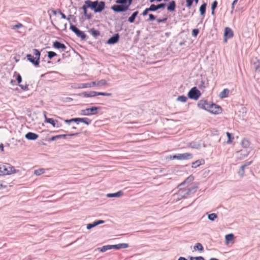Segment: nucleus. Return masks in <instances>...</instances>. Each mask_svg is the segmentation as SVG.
<instances>
[{
  "label": "nucleus",
  "instance_id": "obj_1",
  "mask_svg": "<svg viewBox=\"0 0 260 260\" xmlns=\"http://www.w3.org/2000/svg\"><path fill=\"white\" fill-rule=\"evenodd\" d=\"M87 6L89 8L93 10L95 13H99L102 12L105 8V3L103 1H95L92 2L90 0H87Z\"/></svg>",
  "mask_w": 260,
  "mask_h": 260
},
{
  "label": "nucleus",
  "instance_id": "obj_2",
  "mask_svg": "<svg viewBox=\"0 0 260 260\" xmlns=\"http://www.w3.org/2000/svg\"><path fill=\"white\" fill-rule=\"evenodd\" d=\"M18 172L14 167L10 164L0 165V176L1 175H9Z\"/></svg>",
  "mask_w": 260,
  "mask_h": 260
},
{
  "label": "nucleus",
  "instance_id": "obj_3",
  "mask_svg": "<svg viewBox=\"0 0 260 260\" xmlns=\"http://www.w3.org/2000/svg\"><path fill=\"white\" fill-rule=\"evenodd\" d=\"M33 53L35 57L31 54H27L26 58L28 60L31 62L35 66H38L40 62V52L36 49H33Z\"/></svg>",
  "mask_w": 260,
  "mask_h": 260
},
{
  "label": "nucleus",
  "instance_id": "obj_4",
  "mask_svg": "<svg viewBox=\"0 0 260 260\" xmlns=\"http://www.w3.org/2000/svg\"><path fill=\"white\" fill-rule=\"evenodd\" d=\"M100 107H91L89 108H87L80 111V115L81 116H90L95 115L98 113V110L101 109Z\"/></svg>",
  "mask_w": 260,
  "mask_h": 260
},
{
  "label": "nucleus",
  "instance_id": "obj_5",
  "mask_svg": "<svg viewBox=\"0 0 260 260\" xmlns=\"http://www.w3.org/2000/svg\"><path fill=\"white\" fill-rule=\"evenodd\" d=\"M192 158V155L189 153L177 154L173 156L170 155L169 157L170 159H177L179 160H187L191 159Z\"/></svg>",
  "mask_w": 260,
  "mask_h": 260
},
{
  "label": "nucleus",
  "instance_id": "obj_6",
  "mask_svg": "<svg viewBox=\"0 0 260 260\" xmlns=\"http://www.w3.org/2000/svg\"><path fill=\"white\" fill-rule=\"evenodd\" d=\"M201 93L200 90H199L196 87L192 88L188 93V97L194 100L199 99L201 96Z\"/></svg>",
  "mask_w": 260,
  "mask_h": 260
},
{
  "label": "nucleus",
  "instance_id": "obj_7",
  "mask_svg": "<svg viewBox=\"0 0 260 260\" xmlns=\"http://www.w3.org/2000/svg\"><path fill=\"white\" fill-rule=\"evenodd\" d=\"M70 29L77 35V37L80 38L82 40H85L86 39V35L83 31H81L77 28L75 25H71Z\"/></svg>",
  "mask_w": 260,
  "mask_h": 260
},
{
  "label": "nucleus",
  "instance_id": "obj_8",
  "mask_svg": "<svg viewBox=\"0 0 260 260\" xmlns=\"http://www.w3.org/2000/svg\"><path fill=\"white\" fill-rule=\"evenodd\" d=\"M251 150V148H249V150H241L237 151L236 153L237 158L242 159L247 157Z\"/></svg>",
  "mask_w": 260,
  "mask_h": 260
},
{
  "label": "nucleus",
  "instance_id": "obj_9",
  "mask_svg": "<svg viewBox=\"0 0 260 260\" xmlns=\"http://www.w3.org/2000/svg\"><path fill=\"white\" fill-rule=\"evenodd\" d=\"M221 108L214 104H210L209 105V109L207 110L208 111L213 113V114H218L221 112Z\"/></svg>",
  "mask_w": 260,
  "mask_h": 260
},
{
  "label": "nucleus",
  "instance_id": "obj_10",
  "mask_svg": "<svg viewBox=\"0 0 260 260\" xmlns=\"http://www.w3.org/2000/svg\"><path fill=\"white\" fill-rule=\"evenodd\" d=\"M128 8L129 6L114 5L111 7V9L116 12H121L126 11Z\"/></svg>",
  "mask_w": 260,
  "mask_h": 260
},
{
  "label": "nucleus",
  "instance_id": "obj_11",
  "mask_svg": "<svg viewBox=\"0 0 260 260\" xmlns=\"http://www.w3.org/2000/svg\"><path fill=\"white\" fill-rule=\"evenodd\" d=\"M197 191V187L195 186H193L190 188H188L186 191L183 192L182 191L180 192V196L182 198H184L186 196L189 195L191 193H194Z\"/></svg>",
  "mask_w": 260,
  "mask_h": 260
},
{
  "label": "nucleus",
  "instance_id": "obj_12",
  "mask_svg": "<svg viewBox=\"0 0 260 260\" xmlns=\"http://www.w3.org/2000/svg\"><path fill=\"white\" fill-rule=\"evenodd\" d=\"M210 103L206 101L201 100L198 104V106L201 109L207 110L209 109Z\"/></svg>",
  "mask_w": 260,
  "mask_h": 260
},
{
  "label": "nucleus",
  "instance_id": "obj_13",
  "mask_svg": "<svg viewBox=\"0 0 260 260\" xmlns=\"http://www.w3.org/2000/svg\"><path fill=\"white\" fill-rule=\"evenodd\" d=\"M53 46L56 49H60L61 51H65L67 48L63 44L58 41L54 42Z\"/></svg>",
  "mask_w": 260,
  "mask_h": 260
},
{
  "label": "nucleus",
  "instance_id": "obj_14",
  "mask_svg": "<svg viewBox=\"0 0 260 260\" xmlns=\"http://www.w3.org/2000/svg\"><path fill=\"white\" fill-rule=\"evenodd\" d=\"M104 222H105V221L104 220H99L93 222L92 223L87 224L86 225V228L87 230H90L91 229H92L99 224H103Z\"/></svg>",
  "mask_w": 260,
  "mask_h": 260
},
{
  "label": "nucleus",
  "instance_id": "obj_15",
  "mask_svg": "<svg viewBox=\"0 0 260 260\" xmlns=\"http://www.w3.org/2000/svg\"><path fill=\"white\" fill-rule=\"evenodd\" d=\"M86 3H87V0L85 1L84 5H83V6L82 7L81 9L83 10V13H84V15L85 16V17L87 19H90L91 18V15L88 14L87 13V8H89V7L87 6V5L86 4Z\"/></svg>",
  "mask_w": 260,
  "mask_h": 260
},
{
  "label": "nucleus",
  "instance_id": "obj_16",
  "mask_svg": "<svg viewBox=\"0 0 260 260\" xmlns=\"http://www.w3.org/2000/svg\"><path fill=\"white\" fill-rule=\"evenodd\" d=\"M119 35L118 34H115L113 37H111L108 41L107 44H114L117 43L119 40Z\"/></svg>",
  "mask_w": 260,
  "mask_h": 260
},
{
  "label": "nucleus",
  "instance_id": "obj_17",
  "mask_svg": "<svg viewBox=\"0 0 260 260\" xmlns=\"http://www.w3.org/2000/svg\"><path fill=\"white\" fill-rule=\"evenodd\" d=\"M83 122L85 124L88 125L90 124L91 120L87 118H76V122L77 123L79 122Z\"/></svg>",
  "mask_w": 260,
  "mask_h": 260
},
{
  "label": "nucleus",
  "instance_id": "obj_18",
  "mask_svg": "<svg viewBox=\"0 0 260 260\" xmlns=\"http://www.w3.org/2000/svg\"><path fill=\"white\" fill-rule=\"evenodd\" d=\"M111 247V249H120L122 248H126L128 247V245L126 243H120L116 245H110Z\"/></svg>",
  "mask_w": 260,
  "mask_h": 260
},
{
  "label": "nucleus",
  "instance_id": "obj_19",
  "mask_svg": "<svg viewBox=\"0 0 260 260\" xmlns=\"http://www.w3.org/2000/svg\"><path fill=\"white\" fill-rule=\"evenodd\" d=\"M194 179V177L190 175L188 177H187L185 180L182 183H181V184H180L178 186V187L179 188V189H181L182 188V186L183 185H184V184H189L190 183H191Z\"/></svg>",
  "mask_w": 260,
  "mask_h": 260
},
{
  "label": "nucleus",
  "instance_id": "obj_20",
  "mask_svg": "<svg viewBox=\"0 0 260 260\" xmlns=\"http://www.w3.org/2000/svg\"><path fill=\"white\" fill-rule=\"evenodd\" d=\"M38 137L37 134L31 132H29L25 135V138L30 140H35L38 139Z\"/></svg>",
  "mask_w": 260,
  "mask_h": 260
},
{
  "label": "nucleus",
  "instance_id": "obj_21",
  "mask_svg": "<svg viewBox=\"0 0 260 260\" xmlns=\"http://www.w3.org/2000/svg\"><path fill=\"white\" fill-rule=\"evenodd\" d=\"M123 194V191L120 190L116 193H108L107 197L108 198H119Z\"/></svg>",
  "mask_w": 260,
  "mask_h": 260
},
{
  "label": "nucleus",
  "instance_id": "obj_22",
  "mask_svg": "<svg viewBox=\"0 0 260 260\" xmlns=\"http://www.w3.org/2000/svg\"><path fill=\"white\" fill-rule=\"evenodd\" d=\"M44 117L45 118L46 122L50 123L53 127H58V126L56 125V123H58V121L57 120H54L52 118H47L45 114L44 115Z\"/></svg>",
  "mask_w": 260,
  "mask_h": 260
},
{
  "label": "nucleus",
  "instance_id": "obj_23",
  "mask_svg": "<svg viewBox=\"0 0 260 260\" xmlns=\"http://www.w3.org/2000/svg\"><path fill=\"white\" fill-rule=\"evenodd\" d=\"M241 145L243 147L246 148V150H249V148H251L249 146L250 145V141L246 139H243L241 142Z\"/></svg>",
  "mask_w": 260,
  "mask_h": 260
},
{
  "label": "nucleus",
  "instance_id": "obj_24",
  "mask_svg": "<svg viewBox=\"0 0 260 260\" xmlns=\"http://www.w3.org/2000/svg\"><path fill=\"white\" fill-rule=\"evenodd\" d=\"M224 36L231 38L233 36V32L232 30L229 27H225L224 29Z\"/></svg>",
  "mask_w": 260,
  "mask_h": 260
},
{
  "label": "nucleus",
  "instance_id": "obj_25",
  "mask_svg": "<svg viewBox=\"0 0 260 260\" xmlns=\"http://www.w3.org/2000/svg\"><path fill=\"white\" fill-rule=\"evenodd\" d=\"M229 93V90L227 88L224 89L220 93L219 97L221 99L226 98L228 96Z\"/></svg>",
  "mask_w": 260,
  "mask_h": 260
},
{
  "label": "nucleus",
  "instance_id": "obj_26",
  "mask_svg": "<svg viewBox=\"0 0 260 260\" xmlns=\"http://www.w3.org/2000/svg\"><path fill=\"white\" fill-rule=\"evenodd\" d=\"M176 4L174 1H171L167 7V10L169 11L172 12L175 10Z\"/></svg>",
  "mask_w": 260,
  "mask_h": 260
},
{
  "label": "nucleus",
  "instance_id": "obj_27",
  "mask_svg": "<svg viewBox=\"0 0 260 260\" xmlns=\"http://www.w3.org/2000/svg\"><path fill=\"white\" fill-rule=\"evenodd\" d=\"M96 91H90L89 92H84L81 94L84 97H94L95 96Z\"/></svg>",
  "mask_w": 260,
  "mask_h": 260
},
{
  "label": "nucleus",
  "instance_id": "obj_28",
  "mask_svg": "<svg viewBox=\"0 0 260 260\" xmlns=\"http://www.w3.org/2000/svg\"><path fill=\"white\" fill-rule=\"evenodd\" d=\"M204 163V160H203V159L198 160L192 163V167L196 168Z\"/></svg>",
  "mask_w": 260,
  "mask_h": 260
},
{
  "label": "nucleus",
  "instance_id": "obj_29",
  "mask_svg": "<svg viewBox=\"0 0 260 260\" xmlns=\"http://www.w3.org/2000/svg\"><path fill=\"white\" fill-rule=\"evenodd\" d=\"M206 6H207L206 3H204L200 6V14L201 15H203V16L204 15V14L206 12Z\"/></svg>",
  "mask_w": 260,
  "mask_h": 260
},
{
  "label": "nucleus",
  "instance_id": "obj_30",
  "mask_svg": "<svg viewBox=\"0 0 260 260\" xmlns=\"http://www.w3.org/2000/svg\"><path fill=\"white\" fill-rule=\"evenodd\" d=\"M138 11H136L132 15L131 17H129L128 18V21L130 22V23H133L135 21V19L136 17V16H137V15L138 14Z\"/></svg>",
  "mask_w": 260,
  "mask_h": 260
},
{
  "label": "nucleus",
  "instance_id": "obj_31",
  "mask_svg": "<svg viewBox=\"0 0 260 260\" xmlns=\"http://www.w3.org/2000/svg\"><path fill=\"white\" fill-rule=\"evenodd\" d=\"M102 252H104L108 250L111 249V247L110 245H105L102 247H99L98 248Z\"/></svg>",
  "mask_w": 260,
  "mask_h": 260
},
{
  "label": "nucleus",
  "instance_id": "obj_32",
  "mask_svg": "<svg viewBox=\"0 0 260 260\" xmlns=\"http://www.w3.org/2000/svg\"><path fill=\"white\" fill-rule=\"evenodd\" d=\"M194 250H198L200 251H202L204 250L203 246L200 243H197L193 247Z\"/></svg>",
  "mask_w": 260,
  "mask_h": 260
},
{
  "label": "nucleus",
  "instance_id": "obj_33",
  "mask_svg": "<svg viewBox=\"0 0 260 260\" xmlns=\"http://www.w3.org/2000/svg\"><path fill=\"white\" fill-rule=\"evenodd\" d=\"M189 146L192 148L199 149L201 147L200 144L196 142H191L189 144Z\"/></svg>",
  "mask_w": 260,
  "mask_h": 260
},
{
  "label": "nucleus",
  "instance_id": "obj_34",
  "mask_svg": "<svg viewBox=\"0 0 260 260\" xmlns=\"http://www.w3.org/2000/svg\"><path fill=\"white\" fill-rule=\"evenodd\" d=\"M77 88H90V85L88 83H82L78 84L76 86Z\"/></svg>",
  "mask_w": 260,
  "mask_h": 260
},
{
  "label": "nucleus",
  "instance_id": "obj_35",
  "mask_svg": "<svg viewBox=\"0 0 260 260\" xmlns=\"http://www.w3.org/2000/svg\"><path fill=\"white\" fill-rule=\"evenodd\" d=\"M89 32L94 37H96L100 35V32L94 28H91L89 30Z\"/></svg>",
  "mask_w": 260,
  "mask_h": 260
},
{
  "label": "nucleus",
  "instance_id": "obj_36",
  "mask_svg": "<svg viewBox=\"0 0 260 260\" xmlns=\"http://www.w3.org/2000/svg\"><path fill=\"white\" fill-rule=\"evenodd\" d=\"M254 68L255 70H257L259 68V62L256 59H254L252 61Z\"/></svg>",
  "mask_w": 260,
  "mask_h": 260
},
{
  "label": "nucleus",
  "instance_id": "obj_37",
  "mask_svg": "<svg viewBox=\"0 0 260 260\" xmlns=\"http://www.w3.org/2000/svg\"><path fill=\"white\" fill-rule=\"evenodd\" d=\"M217 218V215L215 213H211L208 215V218L211 221H214Z\"/></svg>",
  "mask_w": 260,
  "mask_h": 260
},
{
  "label": "nucleus",
  "instance_id": "obj_38",
  "mask_svg": "<svg viewBox=\"0 0 260 260\" xmlns=\"http://www.w3.org/2000/svg\"><path fill=\"white\" fill-rule=\"evenodd\" d=\"M45 170L44 169H39L34 171V174L37 176L43 174Z\"/></svg>",
  "mask_w": 260,
  "mask_h": 260
},
{
  "label": "nucleus",
  "instance_id": "obj_39",
  "mask_svg": "<svg viewBox=\"0 0 260 260\" xmlns=\"http://www.w3.org/2000/svg\"><path fill=\"white\" fill-rule=\"evenodd\" d=\"M107 84V82L105 80L102 79L100 81H96L97 86H103Z\"/></svg>",
  "mask_w": 260,
  "mask_h": 260
},
{
  "label": "nucleus",
  "instance_id": "obj_40",
  "mask_svg": "<svg viewBox=\"0 0 260 260\" xmlns=\"http://www.w3.org/2000/svg\"><path fill=\"white\" fill-rule=\"evenodd\" d=\"M234 235L233 234H230L225 235V239L226 242L231 241L234 239Z\"/></svg>",
  "mask_w": 260,
  "mask_h": 260
},
{
  "label": "nucleus",
  "instance_id": "obj_41",
  "mask_svg": "<svg viewBox=\"0 0 260 260\" xmlns=\"http://www.w3.org/2000/svg\"><path fill=\"white\" fill-rule=\"evenodd\" d=\"M187 98L184 95L179 96L177 98V101H179V102H183V103L187 101Z\"/></svg>",
  "mask_w": 260,
  "mask_h": 260
},
{
  "label": "nucleus",
  "instance_id": "obj_42",
  "mask_svg": "<svg viewBox=\"0 0 260 260\" xmlns=\"http://www.w3.org/2000/svg\"><path fill=\"white\" fill-rule=\"evenodd\" d=\"M244 166H241L239 171H238V175L241 177H243L244 175Z\"/></svg>",
  "mask_w": 260,
  "mask_h": 260
},
{
  "label": "nucleus",
  "instance_id": "obj_43",
  "mask_svg": "<svg viewBox=\"0 0 260 260\" xmlns=\"http://www.w3.org/2000/svg\"><path fill=\"white\" fill-rule=\"evenodd\" d=\"M226 135L228 138V140L227 141L228 144H230L232 143L233 139H234V137L232 136V135L229 132H226Z\"/></svg>",
  "mask_w": 260,
  "mask_h": 260
},
{
  "label": "nucleus",
  "instance_id": "obj_44",
  "mask_svg": "<svg viewBox=\"0 0 260 260\" xmlns=\"http://www.w3.org/2000/svg\"><path fill=\"white\" fill-rule=\"evenodd\" d=\"M112 94L111 93H107V92H96L95 96L96 95H102V96H110Z\"/></svg>",
  "mask_w": 260,
  "mask_h": 260
},
{
  "label": "nucleus",
  "instance_id": "obj_45",
  "mask_svg": "<svg viewBox=\"0 0 260 260\" xmlns=\"http://www.w3.org/2000/svg\"><path fill=\"white\" fill-rule=\"evenodd\" d=\"M148 9L150 11H155L157 10V5L152 4Z\"/></svg>",
  "mask_w": 260,
  "mask_h": 260
},
{
  "label": "nucleus",
  "instance_id": "obj_46",
  "mask_svg": "<svg viewBox=\"0 0 260 260\" xmlns=\"http://www.w3.org/2000/svg\"><path fill=\"white\" fill-rule=\"evenodd\" d=\"M56 53L54 52H53V51H49L48 52V57L50 58V59H51L52 57L56 56Z\"/></svg>",
  "mask_w": 260,
  "mask_h": 260
},
{
  "label": "nucleus",
  "instance_id": "obj_47",
  "mask_svg": "<svg viewBox=\"0 0 260 260\" xmlns=\"http://www.w3.org/2000/svg\"><path fill=\"white\" fill-rule=\"evenodd\" d=\"M190 260H205L202 256L190 257Z\"/></svg>",
  "mask_w": 260,
  "mask_h": 260
},
{
  "label": "nucleus",
  "instance_id": "obj_48",
  "mask_svg": "<svg viewBox=\"0 0 260 260\" xmlns=\"http://www.w3.org/2000/svg\"><path fill=\"white\" fill-rule=\"evenodd\" d=\"M199 32V30L198 29H193L192 31V35L193 37H196Z\"/></svg>",
  "mask_w": 260,
  "mask_h": 260
},
{
  "label": "nucleus",
  "instance_id": "obj_49",
  "mask_svg": "<svg viewBox=\"0 0 260 260\" xmlns=\"http://www.w3.org/2000/svg\"><path fill=\"white\" fill-rule=\"evenodd\" d=\"M217 2L216 1H214L212 4V6H211L212 10H215V9L217 7Z\"/></svg>",
  "mask_w": 260,
  "mask_h": 260
},
{
  "label": "nucleus",
  "instance_id": "obj_50",
  "mask_svg": "<svg viewBox=\"0 0 260 260\" xmlns=\"http://www.w3.org/2000/svg\"><path fill=\"white\" fill-rule=\"evenodd\" d=\"M186 7L187 8H190L192 5V0H186Z\"/></svg>",
  "mask_w": 260,
  "mask_h": 260
},
{
  "label": "nucleus",
  "instance_id": "obj_51",
  "mask_svg": "<svg viewBox=\"0 0 260 260\" xmlns=\"http://www.w3.org/2000/svg\"><path fill=\"white\" fill-rule=\"evenodd\" d=\"M60 138H61V136H59V135H56V136L52 137L50 138V140L52 141H55L56 140L60 139Z\"/></svg>",
  "mask_w": 260,
  "mask_h": 260
},
{
  "label": "nucleus",
  "instance_id": "obj_52",
  "mask_svg": "<svg viewBox=\"0 0 260 260\" xmlns=\"http://www.w3.org/2000/svg\"><path fill=\"white\" fill-rule=\"evenodd\" d=\"M238 0H234L232 4V11L231 13L232 14L234 9L235 5L237 3Z\"/></svg>",
  "mask_w": 260,
  "mask_h": 260
},
{
  "label": "nucleus",
  "instance_id": "obj_53",
  "mask_svg": "<svg viewBox=\"0 0 260 260\" xmlns=\"http://www.w3.org/2000/svg\"><path fill=\"white\" fill-rule=\"evenodd\" d=\"M127 0H116V3L119 4H124L127 2Z\"/></svg>",
  "mask_w": 260,
  "mask_h": 260
},
{
  "label": "nucleus",
  "instance_id": "obj_54",
  "mask_svg": "<svg viewBox=\"0 0 260 260\" xmlns=\"http://www.w3.org/2000/svg\"><path fill=\"white\" fill-rule=\"evenodd\" d=\"M166 6V4L161 3L157 5V10L159 9L164 8Z\"/></svg>",
  "mask_w": 260,
  "mask_h": 260
},
{
  "label": "nucleus",
  "instance_id": "obj_55",
  "mask_svg": "<svg viewBox=\"0 0 260 260\" xmlns=\"http://www.w3.org/2000/svg\"><path fill=\"white\" fill-rule=\"evenodd\" d=\"M77 134H78V133H76V134H71L70 135H59V136H61V138H66L67 137V136H73L77 135Z\"/></svg>",
  "mask_w": 260,
  "mask_h": 260
},
{
  "label": "nucleus",
  "instance_id": "obj_56",
  "mask_svg": "<svg viewBox=\"0 0 260 260\" xmlns=\"http://www.w3.org/2000/svg\"><path fill=\"white\" fill-rule=\"evenodd\" d=\"M64 122L66 123H70L72 122H76V118H72V119H69V120H68V119L65 120Z\"/></svg>",
  "mask_w": 260,
  "mask_h": 260
},
{
  "label": "nucleus",
  "instance_id": "obj_57",
  "mask_svg": "<svg viewBox=\"0 0 260 260\" xmlns=\"http://www.w3.org/2000/svg\"><path fill=\"white\" fill-rule=\"evenodd\" d=\"M59 26L61 29L66 30L67 28V23H63L62 24H60Z\"/></svg>",
  "mask_w": 260,
  "mask_h": 260
},
{
  "label": "nucleus",
  "instance_id": "obj_58",
  "mask_svg": "<svg viewBox=\"0 0 260 260\" xmlns=\"http://www.w3.org/2000/svg\"><path fill=\"white\" fill-rule=\"evenodd\" d=\"M155 19V17L152 14H150L149 15V20L150 21H152Z\"/></svg>",
  "mask_w": 260,
  "mask_h": 260
},
{
  "label": "nucleus",
  "instance_id": "obj_59",
  "mask_svg": "<svg viewBox=\"0 0 260 260\" xmlns=\"http://www.w3.org/2000/svg\"><path fill=\"white\" fill-rule=\"evenodd\" d=\"M19 86L23 90H28V85H19Z\"/></svg>",
  "mask_w": 260,
  "mask_h": 260
},
{
  "label": "nucleus",
  "instance_id": "obj_60",
  "mask_svg": "<svg viewBox=\"0 0 260 260\" xmlns=\"http://www.w3.org/2000/svg\"><path fill=\"white\" fill-rule=\"evenodd\" d=\"M16 79L18 83L22 81V78L20 74H18Z\"/></svg>",
  "mask_w": 260,
  "mask_h": 260
},
{
  "label": "nucleus",
  "instance_id": "obj_61",
  "mask_svg": "<svg viewBox=\"0 0 260 260\" xmlns=\"http://www.w3.org/2000/svg\"><path fill=\"white\" fill-rule=\"evenodd\" d=\"M149 11H150L149 10V9H148V8H146V9L143 11V12L142 13V15H143V16H144L148 14V12H149Z\"/></svg>",
  "mask_w": 260,
  "mask_h": 260
},
{
  "label": "nucleus",
  "instance_id": "obj_62",
  "mask_svg": "<svg viewBox=\"0 0 260 260\" xmlns=\"http://www.w3.org/2000/svg\"><path fill=\"white\" fill-rule=\"evenodd\" d=\"M88 84L90 85V87L96 86V81H93L90 83H88Z\"/></svg>",
  "mask_w": 260,
  "mask_h": 260
},
{
  "label": "nucleus",
  "instance_id": "obj_63",
  "mask_svg": "<svg viewBox=\"0 0 260 260\" xmlns=\"http://www.w3.org/2000/svg\"><path fill=\"white\" fill-rule=\"evenodd\" d=\"M167 18H165L164 19H157V22L158 23H160V22H165L166 20H167Z\"/></svg>",
  "mask_w": 260,
  "mask_h": 260
},
{
  "label": "nucleus",
  "instance_id": "obj_64",
  "mask_svg": "<svg viewBox=\"0 0 260 260\" xmlns=\"http://www.w3.org/2000/svg\"><path fill=\"white\" fill-rule=\"evenodd\" d=\"M22 25L20 23L17 24L16 25L14 26V28H19L21 27Z\"/></svg>",
  "mask_w": 260,
  "mask_h": 260
}]
</instances>
